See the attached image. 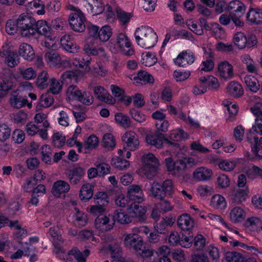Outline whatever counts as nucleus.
<instances>
[{
  "instance_id": "nucleus-25",
  "label": "nucleus",
  "mask_w": 262,
  "mask_h": 262,
  "mask_svg": "<svg viewBox=\"0 0 262 262\" xmlns=\"http://www.w3.org/2000/svg\"><path fill=\"white\" fill-rule=\"evenodd\" d=\"M130 213L132 214L133 217L138 219L140 222L144 223L146 221V209L144 207L136 203H133L130 205Z\"/></svg>"
},
{
  "instance_id": "nucleus-7",
  "label": "nucleus",
  "mask_w": 262,
  "mask_h": 262,
  "mask_svg": "<svg viewBox=\"0 0 262 262\" xmlns=\"http://www.w3.org/2000/svg\"><path fill=\"white\" fill-rule=\"evenodd\" d=\"M146 142L156 148H160L163 146V141L169 146L179 147V144L170 141L163 133L156 132L155 133L149 134L146 136Z\"/></svg>"
},
{
  "instance_id": "nucleus-17",
  "label": "nucleus",
  "mask_w": 262,
  "mask_h": 262,
  "mask_svg": "<svg viewBox=\"0 0 262 262\" xmlns=\"http://www.w3.org/2000/svg\"><path fill=\"white\" fill-rule=\"evenodd\" d=\"M93 92L95 97L100 101L109 104H113L116 102L115 99L101 86H94Z\"/></svg>"
},
{
  "instance_id": "nucleus-9",
  "label": "nucleus",
  "mask_w": 262,
  "mask_h": 262,
  "mask_svg": "<svg viewBox=\"0 0 262 262\" xmlns=\"http://www.w3.org/2000/svg\"><path fill=\"white\" fill-rule=\"evenodd\" d=\"M95 227L101 232L111 230L115 225V220L113 215H99L95 220Z\"/></svg>"
},
{
  "instance_id": "nucleus-53",
  "label": "nucleus",
  "mask_w": 262,
  "mask_h": 262,
  "mask_svg": "<svg viewBox=\"0 0 262 262\" xmlns=\"http://www.w3.org/2000/svg\"><path fill=\"white\" fill-rule=\"evenodd\" d=\"M112 35V29L108 26L102 27L98 33V37L100 40L103 42L107 41Z\"/></svg>"
},
{
  "instance_id": "nucleus-6",
  "label": "nucleus",
  "mask_w": 262,
  "mask_h": 262,
  "mask_svg": "<svg viewBox=\"0 0 262 262\" xmlns=\"http://www.w3.org/2000/svg\"><path fill=\"white\" fill-rule=\"evenodd\" d=\"M122 239L125 247L128 249H133L137 253L142 250V248H143V237L134 232L124 234Z\"/></svg>"
},
{
  "instance_id": "nucleus-60",
  "label": "nucleus",
  "mask_w": 262,
  "mask_h": 262,
  "mask_svg": "<svg viewBox=\"0 0 262 262\" xmlns=\"http://www.w3.org/2000/svg\"><path fill=\"white\" fill-rule=\"evenodd\" d=\"M225 106L227 107V110L229 114V117L226 119V121L228 122H232L235 119L237 114V106L235 104L231 103L225 104Z\"/></svg>"
},
{
  "instance_id": "nucleus-61",
  "label": "nucleus",
  "mask_w": 262,
  "mask_h": 262,
  "mask_svg": "<svg viewBox=\"0 0 262 262\" xmlns=\"http://www.w3.org/2000/svg\"><path fill=\"white\" fill-rule=\"evenodd\" d=\"M91 59V58L89 56L86 57L85 58H83L82 60L75 58L74 59L73 63L77 67L81 68L85 67L86 71H89L90 70L89 63Z\"/></svg>"
},
{
  "instance_id": "nucleus-49",
  "label": "nucleus",
  "mask_w": 262,
  "mask_h": 262,
  "mask_svg": "<svg viewBox=\"0 0 262 262\" xmlns=\"http://www.w3.org/2000/svg\"><path fill=\"white\" fill-rule=\"evenodd\" d=\"M50 85L48 92L53 94H58L62 88V82L56 78L50 79Z\"/></svg>"
},
{
  "instance_id": "nucleus-48",
  "label": "nucleus",
  "mask_w": 262,
  "mask_h": 262,
  "mask_svg": "<svg viewBox=\"0 0 262 262\" xmlns=\"http://www.w3.org/2000/svg\"><path fill=\"white\" fill-rule=\"evenodd\" d=\"M103 144L104 148L112 150L116 146V140L114 136L110 133L105 134L103 138Z\"/></svg>"
},
{
  "instance_id": "nucleus-52",
  "label": "nucleus",
  "mask_w": 262,
  "mask_h": 262,
  "mask_svg": "<svg viewBox=\"0 0 262 262\" xmlns=\"http://www.w3.org/2000/svg\"><path fill=\"white\" fill-rule=\"evenodd\" d=\"M234 42L239 49H244L247 43V36L242 32H237L234 35Z\"/></svg>"
},
{
  "instance_id": "nucleus-15",
  "label": "nucleus",
  "mask_w": 262,
  "mask_h": 262,
  "mask_svg": "<svg viewBox=\"0 0 262 262\" xmlns=\"http://www.w3.org/2000/svg\"><path fill=\"white\" fill-rule=\"evenodd\" d=\"M10 105L14 108L19 109L26 105L29 108L32 107L31 103H29L28 100L21 96L16 91L13 92L10 95L9 100Z\"/></svg>"
},
{
  "instance_id": "nucleus-8",
  "label": "nucleus",
  "mask_w": 262,
  "mask_h": 262,
  "mask_svg": "<svg viewBox=\"0 0 262 262\" xmlns=\"http://www.w3.org/2000/svg\"><path fill=\"white\" fill-rule=\"evenodd\" d=\"M85 17L80 10H75L69 16L70 27L76 32H82L85 30Z\"/></svg>"
},
{
  "instance_id": "nucleus-46",
  "label": "nucleus",
  "mask_w": 262,
  "mask_h": 262,
  "mask_svg": "<svg viewBox=\"0 0 262 262\" xmlns=\"http://www.w3.org/2000/svg\"><path fill=\"white\" fill-rule=\"evenodd\" d=\"M142 63L146 67H150L157 61L156 55L150 52L143 53L142 55Z\"/></svg>"
},
{
  "instance_id": "nucleus-34",
  "label": "nucleus",
  "mask_w": 262,
  "mask_h": 262,
  "mask_svg": "<svg viewBox=\"0 0 262 262\" xmlns=\"http://www.w3.org/2000/svg\"><path fill=\"white\" fill-rule=\"evenodd\" d=\"M245 215V211L239 207L233 208L230 213V220L232 222L235 223L240 222L244 220Z\"/></svg>"
},
{
  "instance_id": "nucleus-35",
  "label": "nucleus",
  "mask_w": 262,
  "mask_h": 262,
  "mask_svg": "<svg viewBox=\"0 0 262 262\" xmlns=\"http://www.w3.org/2000/svg\"><path fill=\"white\" fill-rule=\"evenodd\" d=\"M134 80L136 82L145 84L147 83H152L154 82V77L151 75L144 71L138 72L137 76L134 77Z\"/></svg>"
},
{
  "instance_id": "nucleus-24",
  "label": "nucleus",
  "mask_w": 262,
  "mask_h": 262,
  "mask_svg": "<svg viewBox=\"0 0 262 262\" xmlns=\"http://www.w3.org/2000/svg\"><path fill=\"white\" fill-rule=\"evenodd\" d=\"M18 53L25 59L29 61L32 60L35 57L34 50L30 45L27 43H22L20 45Z\"/></svg>"
},
{
  "instance_id": "nucleus-22",
  "label": "nucleus",
  "mask_w": 262,
  "mask_h": 262,
  "mask_svg": "<svg viewBox=\"0 0 262 262\" xmlns=\"http://www.w3.org/2000/svg\"><path fill=\"white\" fill-rule=\"evenodd\" d=\"M248 193L249 189L247 187L244 189L238 188L230 194L229 198L232 202L239 204L246 200Z\"/></svg>"
},
{
  "instance_id": "nucleus-50",
  "label": "nucleus",
  "mask_w": 262,
  "mask_h": 262,
  "mask_svg": "<svg viewBox=\"0 0 262 262\" xmlns=\"http://www.w3.org/2000/svg\"><path fill=\"white\" fill-rule=\"evenodd\" d=\"M52 149L48 145H44L41 147L42 160L47 164L52 163Z\"/></svg>"
},
{
  "instance_id": "nucleus-42",
  "label": "nucleus",
  "mask_w": 262,
  "mask_h": 262,
  "mask_svg": "<svg viewBox=\"0 0 262 262\" xmlns=\"http://www.w3.org/2000/svg\"><path fill=\"white\" fill-rule=\"evenodd\" d=\"M245 226L253 230H258L262 225V221L258 217H251L247 219L245 222Z\"/></svg>"
},
{
  "instance_id": "nucleus-26",
  "label": "nucleus",
  "mask_w": 262,
  "mask_h": 262,
  "mask_svg": "<svg viewBox=\"0 0 262 262\" xmlns=\"http://www.w3.org/2000/svg\"><path fill=\"white\" fill-rule=\"evenodd\" d=\"M212 174L211 169L205 167H200L195 169L193 173V178L199 181L209 180Z\"/></svg>"
},
{
  "instance_id": "nucleus-54",
  "label": "nucleus",
  "mask_w": 262,
  "mask_h": 262,
  "mask_svg": "<svg viewBox=\"0 0 262 262\" xmlns=\"http://www.w3.org/2000/svg\"><path fill=\"white\" fill-rule=\"evenodd\" d=\"M212 35L216 38L223 39L226 36L225 30L218 23H212Z\"/></svg>"
},
{
  "instance_id": "nucleus-23",
  "label": "nucleus",
  "mask_w": 262,
  "mask_h": 262,
  "mask_svg": "<svg viewBox=\"0 0 262 262\" xmlns=\"http://www.w3.org/2000/svg\"><path fill=\"white\" fill-rule=\"evenodd\" d=\"M177 224L181 230L189 231L193 227L194 222L190 215L187 214H183L178 217Z\"/></svg>"
},
{
  "instance_id": "nucleus-14",
  "label": "nucleus",
  "mask_w": 262,
  "mask_h": 262,
  "mask_svg": "<svg viewBox=\"0 0 262 262\" xmlns=\"http://www.w3.org/2000/svg\"><path fill=\"white\" fill-rule=\"evenodd\" d=\"M45 59L48 64L50 66L57 67L61 65L63 66H70L69 60L62 61L60 55L55 51L47 52L45 55Z\"/></svg>"
},
{
  "instance_id": "nucleus-3",
  "label": "nucleus",
  "mask_w": 262,
  "mask_h": 262,
  "mask_svg": "<svg viewBox=\"0 0 262 262\" xmlns=\"http://www.w3.org/2000/svg\"><path fill=\"white\" fill-rule=\"evenodd\" d=\"M135 37L137 44L145 49L152 48L158 41V35L154 30L149 27L142 26L137 29Z\"/></svg>"
},
{
  "instance_id": "nucleus-62",
  "label": "nucleus",
  "mask_w": 262,
  "mask_h": 262,
  "mask_svg": "<svg viewBox=\"0 0 262 262\" xmlns=\"http://www.w3.org/2000/svg\"><path fill=\"white\" fill-rule=\"evenodd\" d=\"M228 9L233 10L235 12H243L245 11V7L243 3L238 1H233L229 3Z\"/></svg>"
},
{
  "instance_id": "nucleus-28",
  "label": "nucleus",
  "mask_w": 262,
  "mask_h": 262,
  "mask_svg": "<svg viewBox=\"0 0 262 262\" xmlns=\"http://www.w3.org/2000/svg\"><path fill=\"white\" fill-rule=\"evenodd\" d=\"M70 188V185L67 182L59 180L54 183L52 192L55 196L59 197L62 193L68 192Z\"/></svg>"
},
{
  "instance_id": "nucleus-43",
  "label": "nucleus",
  "mask_w": 262,
  "mask_h": 262,
  "mask_svg": "<svg viewBox=\"0 0 262 262\" xmlns=\"http://www.w3.org/2000/svg\"><path fill=\"white\" fill-rule=\"evenodd\" d=\"M187 133L183 132L182 129L172 130L170 132L169 137L167 138L170 141L175 142L180 141L183 139L187 138Z\"/></svg>"
},
{
  "instance_id": "nucleus-44",
  "label": "nucleus",
  "mask_w": 262,
  "mask_h": 262,
  "mask_svg": "<svg viewBox=\"0 0 262 262\" xmlns=\"http://www.w3.org/2000/svg\"><path fill=\"white\" fill-rule=\"evenodd\" d=\"M115 118L116 122L123 128H127L130 127L131 122L127 116L121 113H118L116 114Z\"/></svg>"
},
{
  "instance_id": "nucleus-10",
  "label": "nucleus",
  "mask_w": 262,
  "mask_h": 262,
  "mask_svg": "<svg viewBox=\"0 0 262 262\" xmlns=\"http://www.w3.org/2000/svg\"><path fill=\"white\" fill-rule=\"evenodd\" d=\"M122 140L124 143L123 149L125 150L135 151L139 146L138 136L134 132H126L122 136Z\"/></svg>"
},
{
  "instance_id": "nucleus-56",
  "label": "nucleus",
  "mask_w": 262,
  "mask_h": 262,
  "mask_svg": "<svg viewBox=\"0 0 262 262\" xmlns=\"http://www.w3.org/2000/svg\"><path fill=\"white\" fill-rule=\"evenodd\" d=\"M95 166L98 170L99 176H104L110 173L111 167L105 162H96Z\"/></svg>"
},
{
  "instance_id": "nucleus-1",
  "label": "nucleus",
  "mask_w": 262,
  "mask_h": 262,
  "mask_svg": "<svg viewBox=\"0 0 262 262\" xmlns=\"http://www.w3.org/2000/svg\"><path fill=\"white\" fill-rule=\"evenodd\" d=\"M16 26L23 37L32 36L36 33L45 36L49 40H53L55 37L52 28L44 20H36L27 13L20 14L16 20Z\"/></svg>"
},
{
  "instance_id": "nucleus-47",
  "label": "nucleus",
  "mask_w": 262,
  "mask_h": 262,
  "mask_svg": "<svg viewBox=\"0 0 262 262\" xmlns=\"http://www.w3.org/2000/svg\"><path fill=\"white\" fill-rule=\"evenodd\" d=\"M116 42L121 49L124 47L129 48L131 47L130 41L126 36L123 33H119L116 37Z\"/></svg>"
},
{
  "instance_id": "nucleus-5",
  "label": "nucleus",
  "mask_w": 262,
  "mask_h": 262,
  "mask_svg": "<svg viewBox=\"0 0 262 262\" xmlns=\"http://www.w3.org/2000/svg\"><path fill=\"white\" fill-rule=\"evenodd\" d=\"M67 94L70 98L77 100L85 105H90L94 102V97L90 92H82L76 85L69 86Z\"/></svg>"
},
{
  "instance_id": "nucleus-20",
  "label": "nucleus",
  "mask_w": 262,
  "mask_h": 262,
  "mask_svg": "<svg viewBox=\"0 0 262 262\" xmlns=\"http://www.w3.org/2000/svg\"><path fill=\"white\" fill-rule=\"evenodd\" d=\"M174 221L171 217H166L159 221H156L154 224V228L157 233L164 234L167 232L168 227H171Z\"/></svg>"
},
{
  "instance_id": "nucleus-63",
  "label": "nucleus",
  "mask_w": 262,
  "mask_h": 262,
  "mask_svg": "<svg viewBox=\"0 0 262 262\" xmlns=\"http://www.w3.org/2000/svg\"><path fill=\"white\" fill-rule=\"evenodd\" d=\"M65 141L66 138L61 134L58 132L53 135L52 143L54 146L60 148L64 145Z\"/></svg>"
},
{
  "instance_id": "nucleus-21",
  "label": "nucleus",
  "mask_w": 262,
  "mask_h": 262,
  "mask_svg": "<svg viewBox=\"0 0 262 262\" xmlns=\"http://www.w3.org/2000/svg\"><path fill=\"white\" fill-rule=\"evenodd\" d=\"M83 51L88 56H98L101 59H105L106 58V54L104 50L102 48L96 49L94 44L91 42H87L83 47Z\"/></svg>"
},
{
  "instance_id": "nucleus-29",
  "label": "nucleus",
  "mask_w": 262,
  "mask_h": 262,
  "mask_svg": "<svg viewBox=\"0 0 262 262\" xmlns=\"http://www.w3.org/2000/svg\"><path fill=\"white\" fill-rule=\"evenodd\" d=\"M88 3L87 9L93 15L102 13L104 10L101 0H86Z\"/></svg>"
},
{
  "instance_id": "nucleus-36",
  "label": "nucleus",
  "mask_w": 262,
  "mask_h": 262,
  "mask_svg": "<svg viewBox=\"0 0 262 262\" xmlns=\"http://www.w3.org/2000/svg\"><path fill=\"white\" fill-rule=\"evenodd\" d=\"M93 195V186L89 183L83 185L79 193V197L81 200L85 201H88L92 198Z\"/></svg>"
},
{
  "instance_id": "nucleus-33",
  "label": "nucleus",
  "mask_w": 262,
  "mask_h": 262,
  "mask_svg": "<svg viewBox=\"0 0 262 262\" xmlns=\"http://www.w3.org/2000/svg\"><path fill=\"white\" fill-rule=\"evenodd\" d=\"M90 253L88 249H85L82 252L77 248H73L69 252L68 256L73 255L77 262H85L86 257Z\"/></svg>"
},
{
  "instance_id": "nucleus-32",
  "label": "nucleus",
  "mask_w": 262,
  "mask_h": 262,
  "mask_svg": "<svg viewBox=\"0 0 262 262\" xmlns=\"http://www.w3.org/2000/svg\"><path fill=\"white\" fill-rule=\"evenodd\" d=\"M245 83L249 91L256 93L260 89V83L258 79L254 76L249 75L244 78Z\"/></svg>"
},
{
  "instance_id": "nucleus-13",
  "label": "nucleus",
  "mask_w": 262,
  "mask_h": 262,
  "mask_svg": "<svg viewBox=\"0 0 262 262\" xmlns=\"http://www.w3.org/2000/svg\"><path fill=\"white\" fill-rule=\"evenodd\" d=\"M65 173L71 184L76 185L81 182L85 173V170L81 167H75L66 170Z\"/></svg>"
},
{
  "instance_id": "nucleus-59",
  "label": "nucleus",
  "mask_w": 262,
  "mask_h": 262,
  "mask_svg": "<svg viewBox=\"0 0 262 262\" xmlns=\"http://www.w3.org/2000/svg\"><path fill=\"white\" fill-rule=\"evenodd\" d=\"M226 259L228 262H244V257L241 254L236 252H227Z\"/></svg>"
},
{
  "instance_id": "nucleus-40",
  "label": "nucleus",
  "mask_w": 262,
  "mask_h": 262,
  "mask_svg": "<svg viewBox=\"0 0 262 262\" xmlns=\"http://www.w3.org/2000/svg\"><path fill=\"white\" fill-rule=\"evenodd\" d=\"M211 204L213 208L223 209L226 207L225 198L221 194L213 195L211 200Z\"/></svg>"
},
{
  "instance_id": "nucleus-31",
  "label": "nucleus",
  "mask_w": 262,
  "mask_h": 262,
  "mask_svg": "<svg viewBox=\"0 0 262 262\" xmlns=\"http://www.w3.org/2000/svg\"><path fill=\"white\" fill-rule=\"evenodd\" d=\"M227 91L231 96L238 98L244 94V90L241 84L235 81H232L228 85Z\"/></svg>"
},
{
  "instance_id": "nucleus-4",
  "label": "nucleus",
  "mask_w": 262,
  "mask_h": 262,
  "mask_svg": "<svg viewBox=\"0 0 262 262\" xmlns=\"http://www.w3.org/2000/svg\"><path fill=\"white\" fill-rule=\"evenodd\" d=\"M174 191L173 183L171 179H166L162 184L154 182L151 185V191L154 198L163 200L166 195L172 196Z\"/></svg>"
},
{
  "instance_id": "nucleus-12",
  "label": "nucleus",
  "mask_w": 262,
  "mask_h": 262,
  "mask_svg": "<svg viewBox=\"0 0 262 262\" xmlns=\"http://www.w3.org/2000/svg\"><path fill=\"white\" fill-rule=\"evenodd\" d=\"M247 140L250 144L253 154L262 158V137L258 138L253 133L250 132L247 135Z\"/></svg>"
},
{
  "instance_id": "nucleus-51",
  "label": "nucleus",
  "mask_w": 262,
  "mask_h": 262,
  "mask_svg": "<svg viewBox=\"0 0 262 262\" xmlns=\"http://www.w3.org/2000/svg\"><path fill=\"white\" fill-rule=\"evenodd\" d=\"M13 85V82L11 80L6 78H4L0 82V92H2L0 94V98L5 96L7 92L12 88Z\"/></svg>"
},
{
  "instance_id": "nucleus-30",
  "label": "nucleus",
  "mask_w": 262,
  "mask_h": 262,
  "mask_svg": "<svg viewBox=\"0 0 262 262\" xmlns=\"http://www.w3.org/2000/svg\"><path fill=\"white\" fill-rule=\"evenodd\" d=\"M246 18L251 24H262V10L251 8L247 13Z\"/></svg>"
},
{
  "instance_id": "nucleus-37",
  "label": "nucleus",
  "mask_w": 262,
  "mask_h": 262,
  "mask_svg": "<svg viewBox=\"0 0 262 262\" xmlns=\"http://www.w3.org/2000/svg\"><path fill=\"white\" fill-rule=\"evenodd\" d=\"M113 217L115 222L116 221L121 224H127L132 221L130 217L122 209L116 210Z\"/></svg>"
},
{
  "instance_id": "nucleus-2",
  "label": "nucleus",
  "mask_w": 262,
  "mask_h": 262,
  "mask_svg": "<svg viewBox=\"0 0 262 262\" xmlns=\"http://www.w3.org/2000/svg\"><path fill=\"white\" fill-rule=\"evenodd\" d=\"M199 162L198 159L186 156L183 157L174 162L170 157L165 159L167 170L177 176H181L187 169L196 165Z\"/></svg>"
},
{
  "instance_id": "nucleus-57",
  "label": "nucleus",
  "mask_w": 262,
  "mask_h": 262,
  "mask_svg": "<svg viewBox=\"0 0 262 262\" xmlns=\"http://www.w3.org/2000/svg\"><path fill=\"white\" fill-rule=\"evenodd\" d=\"M49 232L50 235L53 237L55 243L58 245L63 242V239L60 234V230L57 227H51L49 229Z\"/></svg>"
},
{
  "instance_id": "nucleus-39",
  "label": "nucleus",
  "mask_w": 262,
  "mask_h": 262,
  "mask_svg": "<svg viewBox=\"0 0 262 262\" xmlns=\"http://www.w3.org/2000/svg\"><path fill=\"white\" fill-rule=\"evenodd\" d=\"M49 81L48 73L46 71H42L38 74L36 84L38 88L43 89L48 86Z\"/></svg>"
},
{
  "instance_id": "nucleus-19",
  "label": "nucleus",
  "mask_w": 262,
  "mask_h": 262,
  "mask_svg": "<svg viewBox=\"0 0 262 262\" xmlns=\"http://www.w3.org/2000/svg\"><path fill=\"white\" fill-rule=\"evenodd\" d=\"M60 45L64 50L72 53H77L80 49L70 36L67 35L61 38Z\"/></svg>"
},
{
  "instance_id": "nucleus-41",
  "label": "nucleus",
  "mask_w": 262,
  "mask_h": 262,
  "mask_svg": "<svg viewBox=\"0 0 262 262\" xmlns=\"http://www.w3.org/2000/svg\"><path fill=\"white\" fill-rule=\"evenodd\" d=\"M99 140L98 138L94 135H91L83 143V148L85 149V152L88 150H92L96 148L98 146Z\"/></svg>"
},
{
  "instance_id": "nucleus-38",
  "label": "nucleus",
  "mask_w": 262,
  "mask_h": 262,
  "mask_svg": "<svg viewBox=\"0 0 262 262\" xmlns=\"http://www.w3.org/2000/svg\"><path fill=\"white\" fill-rule=\"evenodd\" d=\"M74 209L76 213L74 215V224L79 227L84 226L88 223L87 216L83 212L80 211L79 210L75 207Z\"/></svg>"
},
{
  "instance_id": "nucleus-45",
  "label": "nucleus",
  "mask_w": 262,
  "mask_h": 262,
  "mask_svg": "<svg viewBox=\"0 0 262 262\" xmlns=\"http://www.w3.org/2000/svg\"><path fill=\"white\" fill-rule=\"evenodd\" d=\"M53 103L54 99L52 97L50 96L48 94H43L40 96L39 101L36 106V108L40 110L42 107H48Z\"/></svg>"
},
{
  "instance_id": "nucleus-18",
  "label": "nucleus",
  "mask_w": 262,
  "mask_h": 262,
  "mask_svg": "<svg viewBox=\"0 0 262 262\" xmlns=\"http://www.w3.org/2000/svg\"><path fill=\"white\" fill-rule=\"evenodd\" d=\"M127 197L132 201L142 202L144 200L143 190L140 186L132 185L127 188Z\"/></svg>"
},
{
  "instance_id": "nucleus-11",
  "label": "nucleus",
  "mask_w": 262,
  "mask_h": 262,
  "mask_svg": "<svg viewBox=\"0 0 262 262\" xmlns=\"http://www.w3.org/2000/svg\"><path fill=\"white\" fill-rule=\"evenodd\" d=\"M0 56L4 58V62L7 65L13 68L19 63V59L17 52L12 51L9 48H3L0 51Z\"/></svg>"
},
{
  "instance_id": "nucleus-55",
  "label": "nucleus",
  "mask_w": 262,
  "mask_h": 262,
  "mask_svg": "<svg viewBox=\"0 0 262 262\" xmlns=\"http://www.w3.org/2000/svg\"><path fill=\"white\" fill-rule=\"evenodd\" d=\"M95 203L98 205L105 207L108 204L109 201L107 194L104 192H98L95 195Z\"/></svg>"
},
{
  "instance_id": "nucleus-58",
  "label": "nucleus",
  "mask_w": 262,
  "mask_h": 262,
  "mask_svg": "<svg viewBox=\"0 0 262 262\" xmlns=\"http://www.w3.org/2000/svg\"><path fill=\"white\" fill-rule=\"evenodd\" d=\"M143 161L145 164L144 166H158L159 162L158 159L151 153H148L143 156Z\"/></svg>"
},
{
  "instance_id": "nucleus-16",
  "label": "nucleus",
  "mask_w": 262,
  "mask_h": 262,
  "mask_svg": "<svg viewBox=\"0 0 262 262\" xmlns=\"http://www.w3.org/2000/svg\"><path fill=\"white\" fill-rule=\"evenodd\" d=\"M195 59L194 54L190 51H183L174 59V63L179 66L185 67L193 63Z\"/></svg>"
},
{
  "instance_id": "nucleus-64",
  "label": "nucleus",
  "mask_w": 262,
  "mask_h": 262,
  "mask_svg": "<svg viewBox=\"0 0 262 262\" xmlns=\"http://www.w3.org/2000/svg\"><path fill=\"white\" fill-rule=\"evenodd\" d=\"M11 117L15 123L24 124L27 119L28 114L24 111H19L12 114Z\"/></svg>"
},
{
  "instance_id": "nucleus-27",
  "label": "nucleus",
  "mask_w": 262,
  "mask_h": 262,
  "mask_svg": "<svg viewBox=\"0 0 262 262\" xmlns=\"http://www.w3.org/2000/svg\"><path fill=\"white\" fill-rule=\"evenodd\" d=\"M218 71L221 77L229 79L233 76V67L227 61L221 62L218 66Z\"/></svg>"
}]
</instances>
